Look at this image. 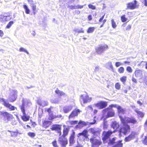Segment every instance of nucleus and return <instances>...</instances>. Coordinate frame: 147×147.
<instances>
[{
    "label": "nucleus",
    "instance_id": "f257e3e1",
    "mask_svg": "<svg viewBox=\"0 0 147 147\" xmlns=\"http://www.w3.org/2000/svg\"><path fill=\"white\" fill-rule=\"evenodd\" d=\"M121 120L123 125L119 129V133L120 134H123L124 135H126L129 133L130 129L129 126L127 124L130 123H135L136 122V120Z\"/></svg>",
    "mask_w": 147,
    "mask_h": 147
},
{
    "label": "nucleus",
    "instance_id": "f03ea898",
    "mask_svg": "<svg viewBox=\"0 0 147 147\" xmlns=\"http://www.w3.org/2000/svg\"><path fill=\"white\" fill-rule=\"evenodd\" d=\"M22 104L20 106L22 112V115L21 116L22 119H29L30 116L29 115L26 114L25 112V106L26 104H28L29 101L26 99L23 98L22 99Z\"/></svg>",
    "mask_w": 147,
    "mask_h": 147
},
{
    "label": "nucleus",
    "instance_id": "7ed1b4c3",
    "mask_svg": "<svg viewBox=\"0 0 147 147\" xmlns=\"http://www.w3.org/2000/svg\"><path fill=\"white\" fill-rule=\"evenodd\" d=\"M115 132V130H114L113 131L108 130L107 131H103L102 133L103 136L102 138L103 143L105 144L107 143V140L109 138V137L113 133Z\"/></svg>",
    "mask_w": 147,
    "mask_h": 147
},
{
    "label": "nucleus",
    "instance_id": "20e7f679",
    "mask_svg": "<svg viewBox=\"0 0 147 147\" xmlns=\"http://www.w3.org/2000/svg\"><path fill=\"white\" fill-rule=\"evenodd\" d=\"M107 112V113L106 115L105 114L106 113H103V115L101 117V119H106L108 118L114 117L115 115V111L113 109L109 110Z\"/></svg>",
    "mask_w": 147,
    "mask_h": 147
},
{
    "label": "nucleus",
    "instance_id": "39448f33",
    "mask_svg": "<svg viewBox=\"0 0 147 147\" xmlns=\"http://www.w3.org/2000/svg\"><path fill=\"white\" fill-rule=\"evenodd\" d=\"M17 91L16 90L13 91L9 94L8 98V100L10 102H13L15 101L17 98Z\"/></svg>",
    "mask_w": 147,
    "mask_h": 147
},
{
    "label": "nucleus",
    "instance_id": "423d86ee",
    "mask_svg": "<svg viewBox=\"0 0 147 147\" xmlns=\"http://www.w3.org/2000/svg\"><path fill=\"white\" fill-rule=\"evenodd\" d=\"M90 141L92 144V147H98L102 144L100 140L96 139L94 138H90Z\"/></svg>",
    "mask_w": 147,
    "mask_h": 147
},
{
    "label": "nucleus",
    "instance_id": "0eeeda50",
    "mask_svg": "<svg viewBox=\"0 0 147 147\" xmlns=\"http://www.w3.org/2000/svg\"><path fill=\"white\" fill-rule=\"evenodd\" d=\"M58 142L61 147H66L68 144V140L66 137L60 136L58 138Z\"/></svg>",
    "mask_w": 147,
    "mask_h": 147
},
{
    "label": "nucleus",
    "instance_id": "6e6552de",
    "mask_svg": "<svg viewBox=\"0 0 147 147\" xmlns=\"http://www.w3.org/2000/svg\"><path fill=\"white\" fill-rule=\"evenodd\" d=\"M80 99V101L82 105V102L83 101V103H86L88 102H91L92 100L91 97H90L88 95H86L85 97L83 96V95L82 94L81 95Z\"/></svg>",
    "mask_w": 147,
    "mask_h": 147
},
{
    "label": "nucleus",
    "instance_id": "1a4fd4ad",
    "mask_svg": "<svg viewBox=\"0 0 147 147\" xmlns=\"http://www.w3.org/2000/svg\"><path fill=\"white\" fill-rule=\"evenodd\" d=\"M107 47L108 46L106 45H100L98 47L96 48V51L98 54H100L105 51Z\"/></svg>",
    "mask_w": 147,
    "mask_h": 147
},
{
    "label": "nucleus",
    "instance_id": "9d476101",
    "mask_svg": "<svg viewBox=\"0 0 147 147\" xmlns=\"http://www.w3.org/2000/svg\"><path fill=\"white\" fill-rule=\"evenodd\" d=\"M96 123V120H94V121L92 122L89 123L88 122H87L86 123L80 121L79 122L78 125H77V127L79 128H81L84 126H86L87 125H91L95 124Z\"/></svg>",
    "mask_w": 147,
    "mask_h": 147
},
{
    "label": "nucleus",
    "instance_id": "9b49d317",
    "mask_svg": "<svg viewBox=\"0 0 147 147\" xmlns=\"http://www.w3.org/2000/svg\"><path fill=\"white\" fill-rule=\"evenodd\" d=\"M94 105L96 107H98L99 109H102L105 108L107 105L106 102L100 101L98 103L94 104Z\"/></svg>",
    "mask_w": 147,
    "mask_h": 147
},
{
    "label": "nucleus",
    "instance_id": "f8f14e48",
    "mask_svg": "<svg viewBox=\"0 0 147 147\" xmlns=\"http://www.w3.org/2000/svg\"><path fill=\"white\" fill-rule=\"evenodd\" d=\"M47 111L49 113V118L48 119H54L58 118H61L62 117V115H53L51 113V108H49L47 109Z\"/></svg>",
    "mask_w": 147,
    "mask_h": 147
},
{
    "label": "nucleus",
    "instance_id": "ddd939ff",
    "mask_svg": "<svg viewBox=\"0 0 147 147\" xmlns=\"http://www.w3.org/2000/svg\"><path fill=\"white\" fill-rule=\"evenodd\" d=\"M136 135L135 132H132L130 134L125 138L124 139L125 142H129L133 140L135 138Z\"/></svg>",
    "mask_w": 147,
    "mask_h": 147
},
{
    "label": "nucleus",
    "instance_id": "4468645a",
    "mask_svg": "<svg viewBox=\"0 0 147 147\" xmlns=\"http://www.w3.org/2000/svg\"><path fill=\"white\" fill-rule=\"evenodd\" d=\"M1 100L3 102V105L4 106L6 107L9 108L10 110L13 111L15 109H16V108L13 106L11 105V104L8 102H7L4 99L2 98L1 99Z\"/></svg>",
    "mask_w": 147,
    "mask_h": 147
},
{
    "label": "nucleus",
    "instance_id": "2eb2a0df",
    "mask_svg": "<svg viewBox=\"0 0 147 147\" xmlns=\"http://www.w3.org/2000/svg\"><path fill=\"white\" fill-rule=\"evenodd\" d=\"M137 1L134 0L133 2L129 3L127 4L126 9H133L136 8Z\"/></svg>",
    "mask_w": 147,
    "mask_h": 147
},
{
    "label": "nucleus",
    "instance_id": "dca6fc26",
    "mask_svg": "<svg viewBox=\"0 0 147 147\" xmlns=\"http://www.w3.org/2000/svg\"><path fill=\"white\" fill-rule=\"evenodd\" d=\"M61 125L57 124H54L51 127L50 129L52 131L55 130L58 131V133H59V135L61 136Z\"/></svg>",
    "mask_w": 147,
    "mask_h": 147
},
{
    "label": "nucleus",
    "instance_id": "f3484780",
    "mask_svg": "<svg viewBox=\"0 0 147 147\" xmlns=\"http://www.w3.org/2000/svg\"><path fill=\"white\" fill-rule=\"evenodd\" d=\"M75 134V132L73 131L69 137V142L70 146H72L75 143V140L74 139Z\"/></svg>",
    "mask_w": 147,
    "mask_h": 147
},
{
    "label": "nucleus",
    "instance_id": "a211bd4d",
    "mask_svg": "<svg viewBox=\"0 0 147 147\" xmlns=\"http://www.w3.org/2000/svg\"><path fill=\"white\" fill-rule=\"evenodd\" d=\"M118 110V112L119 114V116L120 119H124L122 117L121 114L123 115L125 113V110L122 108L120 106H118L117 107Z\"/></svg>",
    "mask_w": 147,
    "mask_h": 147
},
{
    "label": "nucleus",
    "instance_id": "6ab92c4d",
    "mask_svg": "<svg viewBox=\"0 0 147 147\" xmlns=\"http://www.w3.org/2000/svg\"><path fill=\"white\" fill-rule=\"evenodd\" d=\"M81 136H83L84 137V138L83 139L84 141L85 140V138L86 139L88 138V130L86 129H84L83 130L82 132L78 134L77 137H80Z\"/></svg>",
    "mask_w": 147,
    "mask_h": 147
},
{
    "label": "nucleus",
    "instance_id": "aec40b11",
    "mask_svg": "<svg viewBox=\"0 0 147 147\" xmlns=\"http://www.w3.org/2000/svg\"><path fill=\"white\" fill-rule=\"evenodd\" d=\"M0 115H2L4 118L6 119H11L12 115L9 113L7 112H4L3 111H0Z\"/></svg>",
    "mask_w": 147,
    "mask_h": 147
},
{
    "label": "nucleus",
    "instance_id": "412c9836",
    "mask_svg": "<svg viewBox=\"0 0 147 147\" xmlns=\"http://www.w3.org/2000/svg\"><path fill=\"white\" fill-rule=\"evenodd\" d=\"M52 124L51 121L47 120H44L42 122V126L43 127L47 128Z\"/></svg>",
    "mask_w": 147,
    "mask_h": 147
},
{
    "label": "nucleus",
    "instance_id": "4be33fe9",
    "mask_svg": "<svg viewBox=\"0 0 147 147\" xmlns=\"http://www.w3.org/2000/svg\"><path fill=\"white\" fill-rule=\"evenodd\" d=\"M80 111L79 109H75L73 110L69 116V118H71L78 115Z\"/></svg>",
    "mask_w": 147,
    "mask_h": 147
},
{
    "label": "nucleus",
    "instance_id": "5701e85b",
    "mask_svg": "<svg viewBox=\"0 0 147 147\" xmlns=\"http://www.w3.org/2000/svg\"><path fill=\"white\" fill-rule=\"evenodd\" d=\"M37 103L38 105L43 107L47 105L48 104L47 101L41 100L40 99L37 100Z\"/></svg>",
    "mask_w": 147,
    "mask_h": 147
},
{
    "label": "nucleus",
    "instance_id": "b1692460",
    "mask_svg": "<svg viewBox=\"0 0 147 147\" xmlns=\"http://www.w3.org/2000/svg\"><path fill=\"white\" fill-rule=\"evenodd\" d=\"M117 106H118L116 104H111L110 105L109 107L106 108L103 110L102 111V113H106L107 111L109 110H110L111 109H112L113 107H115L117 108Z\"/></svg>",
    "mask_w": 147,
    "mask_h": 147
},
{
    "label": "nucleus",
    "instance_id": "393cba45",
    "mask_svg": "<svg viewBox=\"0 0 147 147\" xmlns=\"http://www.w3.org/2000/svg\"><path fill=\"white\" fill-rule=\"evenodd\" d=\"M71 106H65L63 108V111L65 113H67L70 111L72 109Z\"/></svg>",
    "mask_w": 147,
    "mask_h": 147
},
{
    "label": "nucleus",
    "instance_id": "a878e982",
    "mask_svg": "<svg viewBox=\"0 0 147 147\" xmlns=\"http://www.w3.org/2000/svg\"><path fill=\"white\" fill-rule=\"evenodd\" d=\"M69 130V128H64L63 130V134L61 136L66 137H65L67 136L68 134Z\"/></svg>",
    "mask_w": 147,
    "mask_h": 147
},
{
    "label": "nucleus",
    "instance_id": "bb28decb",
    "mask_svg": "<svg viewBox=\"0 0 147 147\" xmlns=\"http://www.w3.org/2000/svg\"><path fill=\"white\" fill-rule=\"evenodd\" d=\"M55 92L59 96H67V95L64 92H63L62 91H61L60 90H59L58 88H57L56 90H55Z\"/></svg>",
    "mask_w": 147,
    "mask_h": 147
},
{
    "label": "nucleus",
    "instance_id": "cd10ccee",
    "mask_svg": "<svg viewBox=\"0 0 147 147\" xmlns=\"http://www.w3.org/2000/svg\"><path fill=\"white\" fill-rule=\"evenodd\" d=\"M119 127V124L117 123L116 121H114L112 123L111 125V127L115 129V130L116 131V130L118 129Z\"/></svg>",
    "mask_w": 147,
    "mask_h": 147
},
{
    "label": "nucleus",
    "instance_id": "c85d7f7f",
    "mask_svg": "<svg viewBox=\"0 0 147 147\" xmlns=\"http://www.w3.org/2000/svg\"><path fill=\"white\" fill-rule=\"evenodd\" d=\"M134 107L135 108V109H134V110L137 113L138 116L142 118L144 115V113L142 112L138 111L137 109H135V108L134 106Z\"/></svg>",
    "mask_w": 147,
    "mask_h": 147
},
{
    "label": "nucleus",
    "instance_id": "c756f323",
    "mask_svg": "<svg viewBox=\"0 0 147 147\" xmlns=\"http://www.w3.org/2000/svg\"><path fill=\"white\" fill-rule=\"evenodd\" d=\"M7 131L10 133L11 136L12 137H16L19 134L18 131H12L10 130H8Z\"/></svg>",
    "mask_w": 147,
    "mask_h": 147
},
{
    "label": "nucleus",
    "instance_id": "7c9ffc66",
    "mask_svg": "<svg viewBox=\"0 0 147 147\" xmlns=\"http://www.w3.org/2000/svg\"><path fill=\"white\" fill-rule=\"evenodd\" d=\"M142 74V71L140 70H136L135 72V75L136 77H141Z\"/></svg>",
    "mask_w": 147,
    "mask_h": 147
},
{
    "label": "nucleus",
    "instance_id": "2f4dec72",
    "mask_svg": "<svg viewBox=\"0 0 147 147\" xmlns=\"http://www.w3.org/2000/svg\"><path fill=\"white\" fill-rule=\"evenodd\" d=\"M116 139V137H114L111 139H110L108 142L109 145L111 146L114 144L115 143V141Z\"/></svg>",
    "mask_w": 147,
    "mask_h": 147
},
{
    "label": "nucleus",
    "instance_id": "473e14b6",
    "mask_svg": "<svg viewBox=\"0 0 147 147\" xmlns=\"http://www.w3.org/2000/svg\"><path fill=\"white\" fill-rule=\"evenodd\" d=\"M122 140H119L117 142V143L112 147H122L123 143H122Z\"/></svg>",
    "mask_w": 147,
    "mask_h": 147
},
{
    "label": "nucleus",
    "instance_id": "72a5a7b5",
    "mask_svg": "<svg viewBox=\"0 0 147 147\" xmlns=\"http://www.w3.org/2000/svg\"><path fill=\"white\" fill-rule=\"evenodd\" d=\"M23 7L25 9V12L26 14H29L30 12V10L28 8V6L26 5H24Z\"/></svg>",
    "mask_w": 147,
    "mask_h": 147
},
{
    "label": "nucleus",
    "instance_id": "f704fd0d",
    "mask_svg": "<svg viewBox=\"0 0 147 147\" xmlns=\"http://www.w3.org/2000/svg\"><path fill=\"white\" fill-rule=\"evenodd\" d=\"M95 28L94 27H90L88 28L87 32L88 33H92L94 32Z\"/></svg>",
    "mask_w": 147,
    "mask_h": 147
},
{
    "label": "nucleus",
    "instance_id": "c9c22d12",
    "mask_svg": "<svg viewBox=\"0 0 147 147\" xmlns=\"http://www.w3.org/2000/svg\"><path fill=\"white\" fill-rule=\"evenodd\" d=\"M142 141L144 144L147 145V135L144 137V138Z\"/></svg>",
    "mask_w": 147,
    "mask_h": 147
},
{
    "label": "nucleus",
    "instance_id": "e433bc0d",
    "mask_svg": "<svg viewBox=\"0 0 147 147\" xmlns=\"http://www.w3.org/2000/svg\"><path fill=\"white\" fill-rule=\"evenodd\" d=\"M127 20V18L125 17V15H124L121 17V21L124 22H126Z\"/></svg>",
    "mask_w": 147,
    "mask_h": 147
},
{
    "label": "nucleus",
    "instance_id": "4c0bfd02",
    "mask_svg": "<svg viewBox=\"0 0 147 147\" xmlns=\"http://www.w3.org/2000/svg\"><path fill=\"white\" fill-rule=\"evenodd\" d=\"M6 17L5 16L3 15H0V21L1 22H4L5 21V19Z\"/></svg>",
    "mask_w": 147,
    "mask_h": 147
},
{
    "label": "nucleus",
    "instance_id": "58836bf2",
    "mask_svg": "<svg viewBox=\"0 0 147 147\" xmlns=\"http://www.w3.org/2000/svg\"><path fill=\"white\" fill-rule=\"evenodd\" d=\"M111 22L112 26L113 28H115L117 27V25L114 20L113 19H112L111 20Z\"/></svg>",
    "mask_w": 147,
    "mask_h": 147
},
{
    "label": "nucleus",
    "instance_id": "ea45409f",
    "mask_svg": "<svg viewBox=\"0 0 147 147\" xmlns=\"http://www.w3.org/2000/svg\"><path fill=\"white\" fill-rule=\"evenodd\" d=\"M13 23H14V22H13V21H10L8 23V24L6 26V28H10L11 26L13 24Z\"/></svg>",
    "mask_w": 147,
    "mask_h": 147
},
{
    "label": "nucleus",
    "instance_id": "a19ab883",
    "mask_svg": "<svg viewBox=\"0 0 147 147\" xmlns=\"http://www.w3.org/2000/svg\"><path fill=\"white\" fill-rule=\"evenodd\" d=\"M19 51L20 52H24L28 54H29V53L27 51V50L24 49L23 47H20L19 49Z\"/></svg>",
    "mask_w": 147,
    "mask_h": 147
},
{
    "label": "nucleus",
    "instance_id": "79ce46f5",
    "mask_svg": "<svg viewBox=\"0 0 147 147\" xmlns=\"http://www.w3.org/2000/svg\"><path fill=\"white\" fill-rule=\"evenodd\" d=\"M107 66H108L111 69L113 70V67L112 64V63L111 61L108 62L107 64Z\"/></svg>",
    "mask_w": 147,
    "mask_h": 147
},
{
    "label": "nucleus",
    "instance_id": "37998d69",
    "mask_svg": "<svg viewBox=\"0 0 147 147\" xmlns=\"http://www.w3.org/2000/svg\"><path fill=\"white\" fill-rule=\"evenodd\" d=\"M90 132L92 134H95L97 133L98 131H95L93 128H90L89 129Z\"/></svg>",
    "mask_w": 147,
    "mask_h": 147
},
{
    "label": "nucleus",
    "instance_id": "c03bdc74",
    "mask_svg": "<svg viewBox=\"0 0 147 147\" xmlns=\"http://www.w3.org/2000/svg\"><path fill=\"white\" fill-rule=\"evenodd\" d=\"M28 135L30 137L33 138L35 136V134L33 132H29L28 133Z\"/></svg>",
    "mask_w": 147,
    "mask_h": 147
},
{
    "label": "nucleus",
    "instance_id": "a18cd8bd",
    "mask_svg": "<svg viewBox=\"0 0 147 147\" xmlns=\"http://www.w3.org/2000/svg\"><path fill=\"white\" fill-rule=\"evenodd\" d=\"M52 144L54 147H59L57 143L56 140H55L52 142Z\"/></svg>",
    "mask_w": 147,
    "mask_h": 147
},
{
    "label": "nucleus",
    "instance_id": "49530a36",
    "mask_svg": "<svg viewBox=\"0 0 147 147\" xmlns=\"http://www.w3.org/2000/svg\"><path fill=\"white\" fill-rule=\"evenodd\" d=\"M127 78L126 76H123L120 79L121 81L124 83L126 80Z\"/></svg>",
    "mask_w": 147,
    "mask_h": 147
},
{
    "label": "nucleus",
    "instance_id": "de8ad7c7",
    "mask_svg": "<svg viewBox=\"0 0 147 147\" xmlns=\"http://www.w3.org/2000/svg\"><path fill=\"white\" fill-rule=\"evenodd\" d=\"M127 71L129 73H131L132 71V69L130 66H128L126 68Z\"/></svg>",
    "mask_w": 147,
    "mask_h": 147
},
{
    "label": "nucleus",
    "instance_id": "09e8293b",
    "mask_svg": "<svg viewBox=\"0 0 147 147\" xmlns=\"http://www.w3.org/2000/svg\"><path fill=\"white\" fill-rule=\"evenodd\" d=\"M124 69L122 67H121L119 69V72L120 73H123L124 72Z\"/></svg>",
    "mask_w": 147,
    "mask_h": 147
},
{
    "label": "nucleus",
    "instance_id": "8fccbe9b",
    "mask_svg": "<svg viewBox=\"0 0 147 147\" xmlns=\"http://www.w3.org/2000/svg\"><path fill=\"white\" fill-rule=\"evenodd\" d=\"M88 7L89 8L93 10L95 9L96 8L95 6L90 4L88 5Z\"/></svg>",
    "mask_w": 147,
    "mask_h": 147
},
{
    "label": "nucleus",
    "instance_id": "3c124183",
    "mask_svg": "<svg viewBox=\"0 0 147 147\" xmlns=\"http://www.w3.org/2000/svg\"><path fill=\"white\" fill-rule=\"evenodd\" d=\"M115 88L116 89L118 90L120 89V85L119 83H117L115 85Z\"/></svg>",
    "mask_w": 147,
    "mask_h": 147
},
{
    "label": "nucleus",
    "instance_id": "603ef678",
    "mask_svg": "<svg viewBox=\"0 0 147 147\" xmlns=\"http://www.w3.org/2000/svg\"><path fill=\"white\" fill-rule=\"evenodd\" d=\"M74 31H75L77 32L78 33H83L84 32V31L83 30L82 28H81V30H78L77 29H76L75 30H74Z\"/></svg>",
    "mask_w": 147,
    "mask_h": 147
},
{
    "label": "nucleus",
    "instance_id": "864d4df0",
    "mask_svg": "<svg viewBox=\"0 0 147 147\" xmlns=\"http://www.w3.org/2000/svg\"><path fill=\"white\" fill-rule=\"evenodd\" d=\"M142 3H144V5L147 6V0H140Z\"/></svg>",
    "mask_w": 147,
    "mask_h": 147
},
{
    "label": "nucleus",
    "instance_id": "5fc2aeb1",
    "mask_svg": "<svg viewBox=\"0 0 147 147\" xmlns=\"http://www.w3.org/2000/svg\"><path fill=\"white\" fill-rule=\"evenodd\" d=\"M51 102L53 103L57 104L59 102V101L57 99H55L54 100H51Z\"/></svg>",
    "mask_w": 147,
    "mask_h": 147
},
{
    "label": "nucleus",
    "instance_id": "6e6d98bb",
    "mask_svg": "<svg viewBox=\"0 0 147 147\" xmlns=\"http://www.w3.org/2000/svg\"><path fill=\"white\" fill-rule=\"evenodd\" d=\"M5 17H6V18H5V21H8L11 19V17L9 16H5Z\"/></svg>",
    "mask_w": 147,
    "mask_h": 147
},
{
    "label": "nucleus",
    "instance_id": "4d7b16f0",
    "mask_svg": "<svg viewBox=\"0 0 147 147\" xmlns=\"http://www.w3.org/2000/svg\"><path fill=\"white\" fill-rule=\"evenodd\" d=\"M132 80L133 82H134L135 83H137V81L136 79L133 76L132 77Z\"/></svg>",
    "mask_w": 147,
    "mask_h": 147
},
{
    "label": "nucleus",
    "instance_id": "13d9d810",
    "mask_svg": "<svg viewBox=\"0 0 147 147\" xmlns=\"http://www.w3.org/2000/svg\"><path fill=\"white\" fill-rule=\"evenodd\" d=\"M28 1L30 4L31 6L34 4L33 1L32 0H28Z\"/></svg>",
    "mask_w": 147,
    "mask_h": 147
},
{
    "label": "nucleus",
    "instance_id": "bf43d9fd",
    "mask_svg": "<svg viewBox=\"0 0 147 147\" xmlns=\"http://www.w3.org/2000/svg\"><path fill=\"white\" fill-rule=\"evenodd\" d=\"M31 6L32 7L33 10L34 11L36 9V6L35 5V4H34L33 5H32Z\"/></svg>",
    "mask_w": 147,
    "mask_h": 147
},
{
    "label": "nucleus",
    "instance_id": "052dcab7",
    "mask_svg": "<svg viewBox=\"0 0 147 147\" xmlns=\"http://www.w3.org/2000/svg\"><path fill=\"white\" fill-rule=\"evenodd\" d=\"M67 7L71 9H74V5H68L67 6Z\"/></svg>",
    "mask_w": 147,
    "mask_h": 147
},
{
    "label": "nucleus",
    "instance_id": "680f3d73",
    "mask_svg": "<svg viewBox=\"0 0 147 147\" xmlns=\"http://www.w3.org/2000/svg\"><path fill=\"white\" fill-rule=\"evenodd\" d=\"M115 66L117 67H118L120 65V62H117L115 63Z\"/></svg>",
    "mask_w": 147,
    "mask_h": 147
},
{
    "label": "nucleus",
    "instance_id": "e2e57ef3",
    "mask_svg": "<svg viewBox=\"0 0 147 147\" xmlns=\"http://www.w3.org/2000/svg\"><path fill=\"white\" fill-rule=\"evenodd\" d=\"M131 26L130 25H128L126 28V30H129L131 28Z\"/></svg>",
    "mask_w": 147,
    "mask_h": 147
},
{
    "label": "nucleus",
    "instance_id": "0e129e2a",
    "mask_svg": "<svg viewBox=\"0 0 147 147\" xmlns=\"http://www.w3.org/2000/svg\"><path fill=\"white\" fill-rule=\"evenodd\" d=\"M31 122L32 123V126L33 127H34L36 125V123L34 122H32L31 121Z\"/></svg>",
    "mask_w": 147,
    "mask_h": 147
},
{
    "label": "nucleus",
    "instance_id": "69168bd1",
    "mask_svg": "<svg viewBox=\"0 0 147 147\" xmlns=\"http://www.w3.org/2000/svg\"><path fill=\"white\" fill-rule=\"evenodd\" d=\"M75 13L78 15L80 13V11L78 10H76L75 11Z\"/></svg>",
    "mask_w": 147,
    "mask_h": 147
},
{
    "label": "nucleus",
    "instance_id": "338daca9",
    "mask_svg": "<svg viewBox=\"0 0 147 147\" xmlns=\"http://www.w3.org/2000/svg\"><path fill=\"white\" fill-rule=\"evenodd\" d=\"M78 9H82V8L84 7L83 5H78Z\"/></svg>",
    "mask_w": 147,
    "mask_h": 147
},
{
    "label": "nucleus",
    "instance_id": "774afa93",
    "mask_svg": "<svg viewBox=\"0 0 147 147\" xmlns=\"http://www.w3.org/2000/svg\"><path fill=\"white\" fill-rule=\"evenodd\" d=\"M88 108H89L90 110L92 111L93 110V108H92V105H90L88 106Z\"/></svg>",
    "mask_w": 147,
    "mask_h": 147
}]
</instances>
